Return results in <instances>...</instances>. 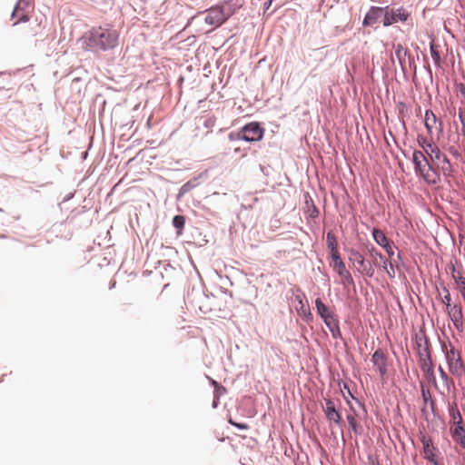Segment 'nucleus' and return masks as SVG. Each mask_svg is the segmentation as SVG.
Returning a JSON list of instances; mask_svg holds the SVG:
<instances>
[{
    "mask_svg": "<svg viewBox=\"0 0 465 465\" xmlns=\"http://www.w3.org/2000/svg\"><path fill=\"white\" fill-rule=\"evenodd\" d=\"M217 5L222 9L227 20L242 7V4L239 0H223Z\"/></svg>",
    "mask_w": 465,
    "mask_h": 465,
    "instance_id": "nucleus-15",
    "label": "nucleus"
},
{
    "mask_svg": "<svg viewBox=\"0 0 465 465\" xmlns=\"http://www.w3.org/2000/svg\"><path fill=\"white\" fill-rule=\"evenodd\" d=\"M448 314L454 325V327L459 331H463V314L462 308L460 305L453 304L450 308L447 309Z\"/></svg>",
    "mask_w": 465,
    "mask_h": 465,
    "instance_id": "nucleus-13",
    "label": "nucleus"
},
{
    "mask_svg": "<svg viewBox=\"0 0 465 465\" xmlns=\"http://www.w3.org/2000/svg\"><path fill=\"white\" fill-rule=\"evenodd\" d=\"M420 392H421V398L424 403V407L422 409V412L426 411V405L429 403L430 406V409L432 412H435L436 410V404L434 401L431 399L430 391L429 388L426 386V384L423 381L420 382Z\"/></svg>",
    "mask_w": 465,
    "mask_h": 465,
    "instance_id": "nucleus-19",
    "label": "nucleus"
},
{
    "mask_svg": "<svg viewBox=\"0 0 465 465\" xmlns=\"http://www.w3.org/2000/svg\"><path fill=\"white\" fill-rule=\"evenodd\" d=\"M346 419H347V421L349 423L350 429L356 435H361L363 433V428H362V426L360 423H358V421L356 420L354 415L347 414Z\"/></svg>",
    "mask_w": 465,
    "mask_h": 465,
    "instance_id": "nucleus-27",
    "label": "nucleus"
},
{
    "mask_svg": "<svg viewBox=\"0 0 465 465\" xmlns=\"http://www.w3.org/2000/svg\"><path fill=\"white\" fill-rule=\"evenodd\" d=\"M300 303L302 305V314L304 317V320L306 322H311L313 319L312 313L311 312L310 309H304V304L302 303V301H300Z\"/></svg>",
    "mask_w": 465,
    "mask_h": 465,
    "instance_id": "nucleus-39",
    "label": "nucleus"
},
{
    "mask_svg": "<svg viewBox=\"0 0 465 465\" xmlns=\"http://www.w3.org/2000/svg\"><path fill=\"white\" fill-rule=\"evenodd\" d=\"M385 17L381 23L384 27H389L397 23H406L411 17V12L403 7H395L394 5H389L384 6Z\"/></svg>",
    "mask_w": 465,
    "mask_h": 465,
    "instance_id": "nucleus-5",
    "label": "nucleus"
},
{
    "mask_svg": "<svg viewBox=\"0 0 465 465\" xmlns=\"http://www.w3.org/2000/svg\"><path fill=\"white\" fill-rule=\"evenodd\" d=\"M325 406H323V411L326 416L327 420L330 423H334L340 428L341 436L344 440V432H343V420L341 413L339 410H337L335 403L331 399H325Z\"/></svg>",
    "mask_w": 465,
    "mask_h": 465,
    "instance_id": "nucleus-8",
    "label": "nucleus"
},
{
    "mask_svg": "<svg viewBox=\"0 0 465 465\" xmlns=\"http://www.w3.org/2000/svg\"><path fill=\"white\" fill-rule=\"evenodd\" d=\"M417 142L421 147L424 154L426 155L429 152H432V148L436 145L433 142L428 141V139L422 135H418Z\"/></svg>",
    "mask_w": 465,
    "mask_h": 465,
    "instance_id": "nucleus-30",
    "label": "nucleus"
},
{
    "mask_svg": "<svg viewBox=\"0 0 465 465\" xmlns=\"http://www.w3.org/2000/svg\"><path fill=\"white\" fill-rule=\"evenodd\" d=\"M341 391H345V393L348 394V397L351 398L352 400L356 401L358 402V404L360 405V407L363 410V411L366 413L367 411H366V408H365V405L361 402L353 394L352 392L350 390V387L349 385L346 383V382H343L342 381V387L341 388ZM344 394V392H342Z\"/></svg>",
    "mask_w": 465,
    "mask_h": 465,
    "instance_id": "nucleus-35",
    "label": "nucleus"
},
{
    "mask_svg": "<svg viewBox=\"0 0 465 465\" xmlns=\"http://www.w3.org/2000/svg\"><path fill=\"white\" fill-rule=\"evenodd\" d=\"M168 267L172 268V266H171V264H170V263H165V264L163 265V268H164V270H165V271H166V270H168Z\"/></svg>",
    "mask_w": 465,
    "mask_h": 465,
    "instance_id": "nucleus-58",
    "label": "nucleus"
},
{
    "mask_svg": "<svg viewBox=\"0 0 465 465\" xmlns=\"http://www.w3.org/2000/svg\"><path fill=\"white\" fill-rule=\"evenodd\" d=\"M366 250L372 259V267H380L381 269H386L387 259L382 255L381 252H379L372 244L369 243L366 246Z\"/></svg>",
    "mask_w": 465,
    "mask_h": 465,
    "instance_id": "nucleus-14",
    "label": "nucleus"
},
{
    "mask_svg": "<svg viewBox=\"0 0 465 465\" xmlns=\"http://www.w3.org/2000/svg\"><path fill=\"white\" fill-rule=\"evenodd\" d=\"M426 156L430 161V165L434 167L438 174L440 175V172H442L444 176L451 175L453 169L450 161L437 144L432 148V152H429Z\"/></svg>",
    "mask_w": 465,
    "mask_h": 465,
    "instance_id": "nucleus-4",
    "label": "nucleus"
},
{
    "mask_svg": "<svg viewBox=\"0 0 465 465\" xmlns=\"http://www.w3.org/2000/svg\"><path fill=\"white\" fill-rule=\"evenodd\" d=\"M228 139L230 141H232V142H233V141H242L241 129L238 132H231L228 134Z\"/></svg>",
    "mask_w": 465,
    "mask_h": 465,
    "instance_id": "nucleus-43",
    "label": "nucleus"
},
{
    "mask_svg": "<svg viewBox=\"0 0 465 465\" xmlns=\"http://www.w3.org/2000/svg\"><path fill=\"white\" fill-rule=\"evenodd\" d=\"M207 15L204 18V22L209 25H213L215 27L223 25L226 21V17L224 16L222 9L218 5H215L210 7L207 10Z\"/></svg>",
    "mask_w": 465,
    "mask_h": 465,
    "instance_id": "nucleus-12",
    "label": "nucleus"
},
{
    "mask_svg": "<svg viewBox=\"0 0 465 465\" xmlns=\"http://www.w3.org/2000/svg\"><path fill=\"white\" fill-rule=\"evenodd\" d=\"M205 175V173H201L197 176L191 178L189 181L184 183L181 188L179 189V193L177 194V200H180L186 193H188L191 190L194 189L200 184V179Z\"/></svg>",
    "mask_w": 465,
    "mask_h": 465,
    "instance_id": "nucleus-17",
    "label": "nucleus"
},
{
    "mask_svg": "<svg viewBox=\"0 0 465 465\" xmlns=\"http://www.w3.org/2000/svg\"><path fill=\"white\" fill-rule=\"evenodd\" d=\"M457 88H458L459 92L460 93V94L465 98V84L462 83H460L457 85Z\"/></svg>",
    "mask_w": 465,
    "mask_h": 465,
    "instance_id": "nucleus-49",
    "label": "nucleus"
},
{
    "mask_svg": "<svg viewBox=\"0 0 465 465\" xmlns=\"http://www.w3.org/2000/svg\"><path fill=\"white\" fill-rule=\"evenodd\" d=\"M15 17L18 19L13 24V25H16L19 23H25L29 20V15L25 11H18Z\"/></svg>",
    "mask_w": 465,
    "mask_h": 465,
    "instance_id": "nucleus-36",
    "label": "nucleus"
},
{
    "mask_svg": "<svg viewBox=\"0 0 465 465\" xmlns=\"http://www.w3.org/2000/svg\"><path fill=\"white\" fill-rule=\"evenodd\" d=\"M326 243L331 259L336 255H340L338 252L337 238L332 231H329L327 232Z\"/></svg>",
    "mask_w": 465,
    "mask_h": 465,
    "instance_id": "nucleus-21",
    "label": "nucleus"
},
{
    "mask_svg": "<svg viewBox=\"0 0 465 465\" xmlns=\"http://www.w3.org/2000/svg\"><path fill=\"white\" fill-rule=\"evenodd\" d=\"M439 371H440V378L447 381L449 377H448V374L446 373V371L443 370V368L440 365L439 366Z\"/></svg>",
    "mask_w": 465,
    "mask_h": 465,
    "instance_id": "nucleus-48",
    "label": "nucleus"
},
{
    "mask_svg": "<svg viewBox=\"0 0 465 465\" xmlns=\"http://www.w3.org/2000/svg\"><path fill=\"white\" fill-rule=\"evenodd\" d=\"M215 119L213 117H208L204 120L203 126L205 128H211L214 125Z\"/></svg>",
    "mask_w": 465,
    "mask_h": 465,
    "instance_id": "nucleus-46",
    "label": "nucleus"
},
{
    "mask_svg": "<svg viewBox=\"0 0 465 465\" xmlns=\"http://www.w3.org/2000/svg\"><path fill=\"white\" fill-rule=\"evenodd\" d=\"M228 422L240 430H247L249 429L248 424L243 422H237L233 420L232 418H229Z\"/></svg>",
    "mask_w": 465,
    "mask_h": 465,
    "instance_id": "nucleus-37",
    "label": "nucleus"
},
{
    "mask_svg": "<svg viewBox=\"0 0 465 465\" xmlns=\"http://www.w3.org/2000/svg\"><path fill=\"white\" fill-rule=\"evenodd\" d=\"M449 413L454 426L463 424L461 414L456 406L453 408H450Z\"/></svg>",
    "mask_w": 465,
    "mask_h": 465,
    "instance_id": "nucleus-32",
    "label": "nucleus"
},
{
    "mask_svg": "<svg viewBox=\"0 0 465 465\" xmlns=\"http://www.w3.org/2000/svg\"><path fill=\"white\" fill-rule=\"evenodd\" d=\"M436 122H437V117L433 114V112L430 109L426 110L425 111L424 125H425V128L428 131V133H430V134L432 133V128H433V125L436 124Z\"/></svg>",
    "mask_w": 465,
    "mask_h": 465,
    "instance_id": "nucleus-26",
    "label": "nucleus"
},
{
    "mask_svg": "<svg viewBox=\"0 0 465 465\" xmlns=\"http://www.w3.org/2000/svg\"><path fill=\"white\" fill-rule=\"evenodd\" d=\"M441 290L445 294H447V292H449L448 288L443 283L441 284Z\"/></svg>",
    "mask_w": 465,
    "mask_h": 465,
    "instance_id": "nucleus-56",
    "label": "nucleus"
},
{
    "mask_svg": "<svg viewBox=\"0 0 465 465\" xmlns=\"http://www.w3.org/2000/svg\"><path fill=\"white\" fill-rule=\"evenodd\" d=\"M450 371L457 375H461L465 371L463 361L460 358V353L457 354V358L453 361L448 362Z\"/></svg>",
    "mask_w": 465,
    "mask_h": 465,
    "instance_id": "nucleus-24",
    "label": "nucleus"
},
{
    "mask_svg": "<svg viewBox=\"0 0 465 465\" xmlns=\"http://www.w3.org/2000/svg\"><path fill=\"white\" fill-rule=\"evenodd\" d=\"M30 5V0H18L15 5L14 10L11 15V19H15L18 11H25Z\"/></svg>",
    "mask_w": 465,
    "mask_h": 465,
    "instance_id": "nucleus-33",
    "label": "nucleus"
},
{
    "mask_svg": "<svg viewBox=\"0 0 465 465\" xmlns=\"http://www.w3.org/2000/svg\"><path fill=\"white\" fill-rule=\"evenodd\" d=\"M348 253L350 262L354 266H357L356 269L361 274L368 278L374 276L375 271L372 267V263L366 260L359 251L355 249H349Z\"/></svg>",
    "mask_w": 465,
    "mask_h": 465,
    "instance_id": "nucleus-6",
    "label": "nucleus"
},
{
    "mask_svg": "<svg viewBox=\"0 0 465 465\" xmlns=\"http://www.w3.org/2000/svg\"><path fill=\"white\" fill-rule=\"evenodd\" d=\"M272 2H273V0H267L266 2H264V4H263L264 12L267 11L271 7Z\"/></svg>",
    "mask_w": 465,
    "mask_h": 465,
    "instance_id": "nucleus-53",
    "label": "nucleus"
},
{
    "mask_svg": "<svg viewBox=\"0 0 465 465\" xmlns=\"http://www.w3.org/2000/svg\"><path fill=\"white\" fill-rule=\"evenodd\" d=\"M119 32L112 26H93L81 37L83 48L92 53L108 52L119 45Z\"/></svg>",
    "mask_w": 465,
    "mask_h": 465,
    "instance_id": "nucleus-1",
    "label": "nucleus"
},
{
    "mask_svg": "<svg viewBox=\"0 0 465 465\" xmlns=\"http://www.w3.org/2000/svg\"><path fill=\"white\" fill-rule=\"evenodd\" d=\"M221 290L223 293L229 294L231 297L232 296V293L229 292L227 289H224L223 287H221Z\"/></svg>",
    "mask_w": 465,
    "mask_h": 465,
    "instance_id": "nucleus-55",
    "label": "nucleus"
},
{
    "mask_svg": "<svg viewBox=\"0 0 465 465\" xmlns=\"http://www.w3.org/2000/svg\"><path fill=\"white\" fill-rule=\"evenodd\" d=\"M221 280H222V282H223L224 285H226V284H228V285H230V286H232V282L231 281V279H230L228 276H225L224 278H222Z\"/></svg>",
    "mask_w": 465,
    "mask_h": 465,
    "instance_id": "nucleus-52",
    "label": "nucleus"
},
{
    "mask_svg": "<svg viewBox=\"0 0 465 465\" xmlns=\"http://www.w3.org/2000/svg\"><path fill=\"white\" fill-rule=\"evenodd\" d=\"M452 277L459 289H461L463 288V286H465V277H463L462 275L455 274H453Z\"/></svg>",
    "mask_w": 465,
    "mask_h": 465,
    "instance_id": "nucleus-42",
    "label": "nucleus"
},
{
    "mask_svg": "<svg viewBox=\"0 0 465 465\" xmlns=\"http://www.w3.org/2000/svg\"><path fill=\"white\" fill-rule=\"evenodd\" d=\"M420 370L423 372L424 377L426 378V380L429 382H430V383H432L433 385L436 386L437 381H436V376H435V373H434L433 366L423 364V366H420Z\"/></svg>",
    "mask_w": 465,
    "mask_h": 465,
    "instance_id": "nucleus-29",
    "label": "nucleus"
},
{
    "mask_svg": "<svg viewBox=\"0 0 465 465\" xmlns=\"http://www.w3.org/2000/svg\"><path fill=\"white\" fill-rule=\"evenodd\" d=\"M317 313L331 333L333 339H341V331L337 316L329 310L321 298L315 300Z\"/></svg>",
    "mask_w": 465,
    "mask_h": 465,
    "instance_id": "nucleus-3",
    "label": "nucleus"
},
{
    "mask_svg": "<svg viewBox=\"0 0 465 465\" xmlns=\"http://www.w3.org/2000/svg\"><path fill=\"white\" fill-rule=\"evenodd\" d=\"M423 338H424V341H423L424 346H423V348H428L430 350V343L429 338L426 335H423Z\"/></svg>",
    "mask_w": 465,
    "mask_h": 465,
    "instance_id": "nucleus-54",
    "label": "nucleus"
},
{
    "mask_svg": "<svg viewBox=\"0 0 465 465\" xmlns=\"http://www.w3.org/2000/svg\"><path fill=\"white\" fill-rule=\"evenodd\" d=\"M419 364L420 367L423 364L433 366L431 355L428 348H423L422 351H419Z\"/></svg>",
    "mask_w": 465,
    "mask_h": 465,
    "instance_id": "nucleus-31",
    "label": "nucleus"
},
{
    "mask_svg": "<svg viewBox=\"0 0 465 465\" xmlns=\"http://www.w3.org/2000/svg\"><path fill=\"white\" fill-rule=\"evenodd\" d=\"M303 200H304V204L308 209L310 217L312 219L318 218L320 215V211L314 204V202L308 192H305L303 193Z\"/></svg>",
    "mask_w": 465,
    "mask_h": 465,
    "instance_id": "nucleus-22",
    "label": "nucleus"
},
{
    "mask_svg": "<svg viewBox=\"0 0 465 465\" xmlns=\"http://www.w3.org/2000/svg\"><path fill=\"white\" fill-rule=\"evenodd\" d=\"M219 403H220V397L213 395V402H212V407L213 409H216L218 407Z\"/></svg>",
    "mask_w": 465,
    "mask_h": 465,
    "instance_id": "nucleus-50",
    "label": "nucleus"
},
{
    "mask_svg": "<svg viewBox=\"0 0 465 465\" xmlns=\"http://www.w3.org/2000/svg\"><path fill=\"white\" fill-rule=\"evenodd\" d=\"M395 50V56L399 62V64L401 66V69L403 73L406 72V66H405V59L406 56L409 55V52L401 44H397L393 45Z\"/></svg>",
    "mask_w": 465,
    "mask_h": 465,
    "instance_id": "nucleus-20",
    "label": "nucleus"
},
{
    "mask_svg": "<svg viewBox=\"0 0 465 465\" xmlns=\"http://www.w3.org/2000/svg\"><path fill=\"white\" fill-rule=\"evenodd\" d=\"M225 392H226V388L219 383H216V386L214 387V390H213V395L221 397Z\"/></svg>",
    "mask_w": 465,
    "mask_h": 465,
    "instance_id": "nucleus-44",
    "label": "nucleus"
},
{
    "mask_svg": "<svg viewBox=\"0 0 465 465\" xmlns=\"http://www.w3.org/2000/svg\"><path fill=\"white\" fill-rule=\"evenodd\" d=\"M423 335H426L425 332L421 330L420 333L415 335V342L417 345L418 351H422L421 348V342L424 341Z\"/></svg>",
    "mask_w": 465,
    "mask_h": 465,
    "instance_id": "nucleus-40",
    "label": "nucleus"
},
{
    "mask_svg": "<svg viewBox=\"0 0 465 465\" xmlns=\"http://www.w3.org/2000/svg\"><path fill=\"white\" fill-rule=\"evenodd\" d=\"M397 256H398V259H401V252H398Z\"/></svg>",
    "mask_w": 465,
    "mask_h": 465,
    "instance_id": "nucleus-64",
    "label": "nucleus"
},
{
    "mask_svg": "<svg viewBox=\"0 0 465 465\" xmlns=\"http://www.w3.org/2000/svg\"><path fill=\"white\" fill-rule=\"evenodd\" d=\"M452 154L457 155V156L460 155L457 150H454V152H452Z\"/></svg>",
    "mask_w": 465,
    "mask_h": 465,
    "instance_id": "nucleus-60",
    "label": "nucleus"
},
{
    "mask_svg": "<svg viewBox=\"0 0 465 465\" xmlns=\"http://www.w3.org/2000/svg\"><path fill=\"white\" fill-rule=\"evenodd\" d=\"M211 382H212V384L213 385V387H215V386H216V383H218V382H217L216 381H214V380H212V381H211Z\"/></svg>",
    "mask_w": 465,
    "mask_h": 465,
    "instance_id": "nucleus-59",
    "label": "nucleus"
},
{
    "mask_svg": "<svg viewBox=\"0 0 465 465\" xmlns=\"http://www.w3.org/2000/svg\"><path fill=\"white\" fill-rule=\"evenodd\" d=\"M458 117L461 124V133L465 136V109H459Z\"/></svg>",
    "mask_w": 465,
    "mask_h": 465,
    "instance_id": "nucleus-38",
    "label": "nucleus"
},
{
    "mask_svg": "<svg viewBox=\"0 0 465 465\" xmlns=\"http://www.w3.org/2000/svg\"><path fill=\"white\" fill-rule=\"evenodd\" d=\"M172 224L176 230V234L181 235L185 225L184 216L180 214L174 215L172 220Z\"/></svg>",
    "mask_w": 465,
    "mask_h": 465,
    "instance_id": "nucleus-28",
    "label": "nucleus"
},
{
    "mask_svg": "<svg viewBox=\"0 0 465 465\" xmlns=\"http://www.w3.org/2000/svg\"><path fill=\"white\" fill-rule=\"evenodd\" d=\"M240 129L242 133V139L244 142H260L264 136L265 130L259 122H250Z\"/></svg>",
    "mask_w": 465,
    "mask_h": 465,
    "instance_id": "nucleus-7",
    "label": "nucleus"
},
{
    "mask_svg": "<svg viewBox=\"0 0 465 465\" xmlns=\"http://www.w3.org/2000/svg\"><path fill=\"white\" fill-rule=\"evenodd\" d=\"M333 271L342 278V284L354 285V280L351 272L347 270L345 263L341 258V255H336L332 259Z\"/></svg>",
    "mask_w": 465,
    "mask_h": 465,
    "instance_id": "nucleus-9",
    "label": "nucleus"
},
{
    "mask_svg": "<svg viewBox=\"0 0 465 465\" xmlns=\"http://www.w3.org/2000/svg\"><path fill=\"white\" fill-rule=\"evenodd\" d=\"M430 55L433 60L434 65L436 67H440L441 66L440 65V64H441L440 54L439 51L436 49L433 43L430 44Z\"/></svg>",
    "mask_w": 465,
    "mask_h": 465,
    "instance_id": "nucleus-34",
    "label": "nucleus"
},
{
    "mask_svg": "<svg viewBox=\"0 0 465 465\" xmlns=\"http://www.w3.org/2000/svg\"><path fill=\"white\" fill-rule=\"evenodd\" d=\"M440 344L441 351L443 352V354L445 356L447 363L450 361H455L458 353L456 352L454 347L450 343V350H448L444 341H442L440 340Z\"/></svg>",
    "mask_w": 465,
    "mask_h": 465,
    "instance_id": "nucleus-25",
    "label": "nucleus"
},
{
    "mask_svg": "<svg viewBox=\"0 0 465 465\" xmlns=\"http://www.w3.org/2000/svg\"><path fill=\"white\" fill-rule=\"evenodd\" d=\"M391 64H394L395 61H394L393 57L391 58Z\"/></svg>",
    "mask_w": 465,
    "mask_h": 465,
    "instance_id": "nucleus-63",
    "label": "nucleus"
},
{
    "mask_svg": "<svg viewBox=\"0 0 465 465\" xmlns=\"http://www.w3.org/2000/svg\"><path fill=\"white\" fill-rule=\"evenodd\" d=\"M421 442L423 447L424 459L432 463L433 465H438V460H436L435 455L433 453L434 447L431 440L423 437Z\"/></svg>",
    "mask_w": 465,
    "mask_h": 465,
    "instance_id": "nucleus-18",
    "label": "nucleus"
},
{
    "mask_svg": "<svg viewBox=\"0 0 465 465\" xmlns=\"http://www.w3.org/2000/svg\"><path fill=\"white\" fill-rule=\"evenodd\" d=\"M442 302L445 304L446 306V309H449L450 308L451 306H453V304H451V297H450V292H447V294H445L443 296V298L441 299Z\"/></svg>",
    "mask_w": 465,
    "mask_h": 465,
    "instance_id": "nucleus-45",
    "label": "nucleus"
},
{
    "mask_svg": "<svg viewBox=\"0 0 465 465\" xmlns=\"http://www.w3.org/2000/svg\"><path fill=\"white\" fill-rule=\"evenodd\" d=\"M452 439L456 443H459L462 448H465V429L463 424L454 427Z\"/></svg>",
    "mask_w": 465,
    "mask_h": 465,
    "instance_id": "nucleus-23",
    "label": "nucleus"
},
{
    "mask_svg": "<svg viewBox=\"0 0 465 465\" xmlns=\"http://www.w3.org/2000/svg\"><path fill=\"white\" fill-rule=\"evenodd\" d=\"M385 17L384 6L371 5L369 11L365 14L362 25L372 27L378 22L382 21Z\"/></svg>",
    "mask_w": 465,
    "mask_h": 465,
    "instance_id": "nucleus-10",
    "label": "nucleus"
},
{
    "mask_svg": "<svg viewBox=\"0 0 465 465\" xmlns=\"http://www.w3.org/2000/svg\"><path fill=\"white\" fill-rule=\"evenodd\" d=\"M343 398L345 399L347 404L349 405L350 407V410L354 413L356 414V411L354 409V407L352 406L351 402L350 401V400L347 398V396L345 394H343Z\"/></svg>",
    "mask_w": 465,
    "mask_h": 465,
    "instance_id": "nucleus-51",
    "label": "nucleus"
},
{
    "mask_svg": "<svg viewBox=\"0 0 465 465\" xmlns=\"http://www.w3.org/2000/svg\"><path fill=\"white\" fill-rule=\"evenodd\" d=\"M440 131L442 130V122L441 121L440 122Z\"/></svg>",
    "mask_w": 465,
    "mask_h": 465,
    "instance_id": "nucleus-62",
    "label": "nucleus"
},
{
    "mask_svg": "<svg viewBox=\"0 0 465 465\" xmlns=\"http://www.w3.org/2000/svg\"><path fill=\"white\" fill-rule=\"evenodd\" d=\"M371 235L374 242L385 250L389 257H392L394 255V246L381 229L373 228L371 230Z\"/></svg>",
    "mask_w": 465,
    "mask_h": 465,
    "instance_id": "nucleus-11",
    "label": "nucleus"
},
{
    "mask_svg": "<svg viewBox=\"0 0 465 465\" xmlns=\"http://www.w3.org/2000/svg\"><path fill=\"white\" fill-rule=\"evenodd\" d=\"M414 173L417 177L422 178L428 184H437L440 182V174L434 167L430 165L428 157L420 150H413L411 157Z\"/></svg>",
    "mask_w": 465,
    "mask_h": 465,
    "instance_id": "nucleus-2",
    "label": "nucleus"
},
{
    "mask_svg": "<svg viewBox=\"0 0 465 465\" xmlns=\"http://www.w3.org/2000/svg\"><path fill=\"white\" fill-rule=\"evenodd\" d=\"M428 72H429V74H430V76H432V72H431V69H430V68H429V69H428Z\"/></svg>",
    "mask_w": 465,
    "mask_h": 465,
    "instance_id": "nucleus-61",
    "label": "nucleus"
},
{
    "mask_svg": "<svg viewBox=\"0 0 465 465\" xmlns=\"http://www.w3.org/2000/svg\"><path fill=\"white\" fill-rule=\"evenodd\" d=\"M368 462L370 465H380L378 459L371 454L368 455Z\"/></svg>",
    "mask_w": 465,
    "mask_h": 465,
    "instance_id": "nucleus-47",
    "label": "nucleus"
},
{
    "mask_svg": "<svg viewBox=\"0 0 465 465\" xmlns=\"http://www.w3.org/2000/svg\"><path fill=\"white\" fill-rule=\"evenodd\" d=\"M115 283H116L115 281H111L110 284H109V289L112 290L113 288H114Z\"/></svg>",
    "mask_w": 465,
    "mask_h": 465,
    "instance_id": "nucleus-57",
    "label": "nucleus"
},
{
    "mask_svg": "<svg viewBox=\"0 0 465 465\" xmlns=\"http://www.w3.org/2000/svg\"><path fill=\"white\" fill-rule=\"evenodd\" d=\"M371 362L377 367L378 371L381 376L387 373V361L385 354L381 349L376 350L371 355Z\"/></svg>",
    "mask_w": 465,
    "mask_h": 465,
    "instance_id": "nucleus-16",
    "label": "nucleus"
},
{
    "mask_svg": "<svg viewBox=\"0 0 465 465\" xmlns=\"http://www.w3.org/2000/svg\"><path fill=\"white\" fill-rule=\"evenodd\" d=\"M388 276L392 279L395 277V271H394V265L392 262L387 261L386 269H383Z\"/></svg>",
    "mask_w": 465,
    "mask_h": 465,
    "instance_id": "nucleus-41",
    "label": "nucleus"
}]
</instances>
